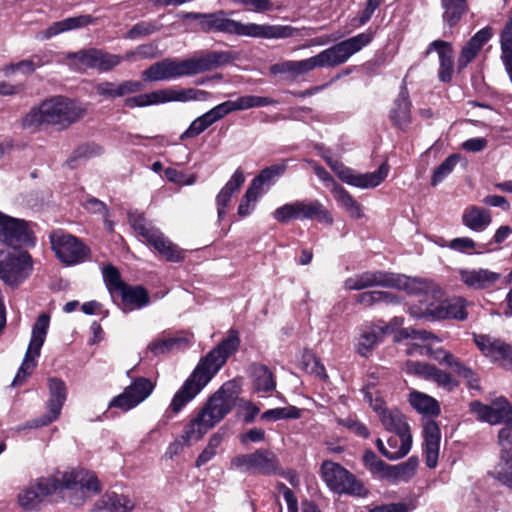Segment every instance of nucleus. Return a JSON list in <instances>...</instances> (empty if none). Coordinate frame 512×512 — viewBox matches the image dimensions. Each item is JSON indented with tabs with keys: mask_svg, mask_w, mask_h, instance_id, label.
Returning <instances> with one entry per match:
<instances>
[{
	"mask_svg": "<svg viewBox=\"0 0 512 512\" xmlns=\"http://www.w3.org/2000/svg\"><path fill=\"white\" fill-rule=\"evenodd\" d=\"M417 467L418 459L414 456L397 465L387 464L382 479L393 484L398 482H408L416 474Z\"/></svg>",
	"mask_w": 512,
	"mask_h": 512,
	"instance_id": "obj_37",
	"label": "nucleus"
},
{
	"mask_svg": "<svg viewBox=\"0 0 512 512\" xmlns=\"http://www.w3.org/2000/svg\"><path fill=\"white\" fill-rule=\"evenodd\" d=\"M121 62V56L97 49L95 69L99 72H109Z\"/></svg>",
	"mask_w": 512,
	"mask_h": 512,
	"instance_id": "obj_56",
	"label": "nucleus"
},
{
	"mask_svg": "<svg viewBox=\"0 0 512 512\" xmlns=\"http://www.w3.org/2000/svg\"><path fill=\"white\" fill-rule=\"evenodd\" d=\"M211 428L208 422L198 413V415L185 426L182 436L184 444L189 445L191 442L199 441Z\"/></svg>",
	"mask_w": 512,
	"mask_h": 512,
	"instance_id": "obj_46",
	"label": "nucleus"
},
{
	"mask_svg": "<svg viewBox=\"0 0 512 512\" xmlns=\"http://www.w3.org/2000/svg\"><path fill=\"white\" fill-rule=\"evenodd\" d=\"M101 153V147L97 145H82L78 147L74 153L67 159L66 164L69 168L74 169L77 167L76 162L79 158L88 157Z\"/></svg>",
	"mask_w": 512,
	"mask_h": 512,
	"instance_id": "obj_63",
	"label": "nucleus"
},
{
	"mask_svg": "<svg viewBox=\"0 0 512 512\" xmlns=\"http://www.w3.org/2000/svg\"><path fill=\"white\" fill-rule=\"evenodd\" d=\"M154 387L155 385L150 379L137 377L121 394L112 398L108 407L127 412L146 400L153 392Z\"/></svg>",
	"mask_w": 512,
	"mask_h": 512,
	"instance_id": "obj_19",
	"label": "nucleus"
},
{
	"mask_svg": "<svg viewBox=\"0 0 512 512\" xmlns=\"http://www.w3.org/2000/svg\"><path fill=\"white\" fill-rule=\"evenodd\" d=\"M337 422L359 437L367 439L370 436V431L367 426L355 417L349 416L347 418H340Z\"/></svg>",
	"mask_w": 512,
	"mask_h": 512,
	"instance_id": "obj_61",
	"label": "nucleus"
},
{
	"mask_svg": "<svg viewBox=\"0 0 512 512\" xmlns=\"http://www.w3.org/2000/svg\"><path fill=\"white\" fill-rule=\"evenodd\" d=\"M389 288L405 290L409 294L425 295L430 294L433 298L441 294V290L430 280L411 278L403 274L391 272Z\"/></svg>",
	"mask_w": 512,
	"mask_h": 512,
	"instance_id": "obj_24",
	"label": "nucleus"
},
{
	"mask_svg": "<svg viewBox=\"0 0 512 512\" xmlns=\"http://www.w3.org/2000/svg\"><path fill=\"white\" fill-rule=\"evenodd\" d=\"M103 279L111 297L117 302V293L126 285L116 267L108 264L102 269Z\"/></svg>",
	"mask_w": 512,
	"mask_h": 512,
	"instance_id": "obj_48",
	"label": "nucleus"
},
{
	"mask_svg": "<svg viewBox=\"0 0 512 512\" xmlns=\"http://www.w3.org/2000/svg\"><path fill=\"white\" fill-rule=\"evenodd\" d=\"M211 93L196 88H165L138 96L128 97L124 104L129 108L145 107L167 102L206 101Z\"/></svg>",
	"mask_w": 512,
	"mask_h": 512,
	"instance_id": "obj_8",
	"label": "nucleus"
},
{
	"mask_svg": "<svg viewBox=\"0 0 512 512\" xmlns=\"http://www.w3.org/2000/svg\"><path fill=\"white\" fill-rule=\"evenodd\" d=\"M85 113L86 110L75 101L64 96H54L31 109L24 117L23 125L36 127L48 124L65 129L79 121Z\"/></svg>",
	"mask_w": 512,
	"mask_h": 512,
	"instance_id": "obj_6",
	"label": "nucleus"
},
{
	"mask_svg": "<svg viewBox=\"0 0 512 512\" xmlns=\"http://www.w3.org/2000/svg\"><path fill=\"white\" fill-rule=\"evenodd\" d=\"M474 342L484 356L512 371V346L488 335H474Z\"/></svg>",
	"mask_w": 512,
	"mask_h": 512,
	"instance_id": "obj_22",
	"label": "nucleus"
},
{
	"mask_svg": "<svg viewBox=\"0 0 512 512\" xmlns=\"http://www.w3.org/2000/svg\"><path fill=\"white\" fill-rule=\"evenodd\" d=\"M331 192L340 207H342L351 218L360 219L363 217V210L360 203L344 189L340 184L334 183Z\"/></svg>",
	"mask_w": 512,
	"mask_h": 512,
	"instance_id": "obj_39",
	"label": "nucleus"
},
{
	"mask_svg": "<svg viewBox=\"0 0 512 512\" xmlns=\"http://www.w3.org/2000/svg\"><path fill=\"white\" fill-rule=\"evenodd\" d=\"M492 30L485 27L479 30L462 48L457 65L458 70L462 71L476 57L483 45L491 38Z\"/></svg>",
	"mask_w": 512,
	"mask_h": 512,
	"instance_id": "obj_32",
	"label": "nucleus"
},
{
	"mask_svg": "<svg viewBox=\"0 0 512 512\" xmlns=\"http://www.w3.org/2000/svg\"><path fill=\"white\" fill-rule=\"evenodd\" d=\"M254 388L257 392H270L276 387V381L271 370L263 364L252 365Z\"/></svg>",
	"mask_w": 512,
	"mask_h": 512,
	"instance_id": "obj_45",
	"label": "nucleus"
},
{
	"mask_svg": "<svg viewBox=\"0 0 512 512\" xmlns=\"http://www.w3.org/2000/svg\"><path fill=\"white\" fill-rule=\"evenodd\" d=\"M424 454L428 468L437 466L441 432L438 424L434 420H427L423 425Z\"/></svg>",
	"mask_w": 512,
	"mask_h": 512,
	"instance_id": "obj_29",
	"label": "nucleus"
},
{
	"mask_svg": "<svg viewBox=\"0 0 512 512\" xmlns=\"http://www.w3.org/2000/svg\"><path fill=\"white\" fill-rule=\"evenodd\" d=\"M301 417V410L295 406L279 407L266 410L261 414V419L266 421H277L282 419H298Z\"/></svg>",
	"mask_w": 512,
	"mask_h": 512,
	"instance_id": "obj_53",
	"label": "nucleus"
},
{
	"mask_svg": "<svg viewBox=\"0 0 512 512\" xmlns=\"http://www.w3.org/2000/svg\"><path fill=\"white\" fill-rule=\"evenodd\" d=\"M205 33L220 32L238 36L263 39H284L294 36L296 29L289 25L241 23L227 18L222 10L206 13L204 21L198 23Z\"/></svg>",
	"mask_w": 512,
	"mask_h": 512,
	"instance_id": "obj_5",
	"label": "nucleus"
},
{
	"mask_svg": "<svg viewBox=\"0 0 512 512\" xmlns=\"http://www.w3.org/2000/svg\"><path fill=\"white\" fill-rule=\"evenodd\" d=\"M402 339H410L413 341L407 348L408 355L428 356L438 361L439 364L446 366V356L453 355L440 347L434 349L431 344L433 342H439L440 339L436 335L423 329H415L413 327L403 328L398 332L397 341Z\"/></svg>",
	"mask_w": 512,
	"mask_h": 512,
	"instance_id": "obj_12",
	"label": "nucleus"
},
{
	"mask_svg": "<svg viewBox=\"0 0 512 512\" xmlns=\"http://www.w3.org/2000/svg\"><path fill=\"white\" fill-rule=\"evenodd\" d=\"M491 222L490 211L474 205L467 207L462 214L463 225L475 232L484 231Z\"/></svg>",
	"mask_w": 512,
	"mask_h": 512,
	"instance_id": "obj_38",
	"label": "nucleus"
},
{
	"mask_svg": "<svg viewBox=\"0 0 512 512\" xmlns=\"http://www.w3.org/2000/svg\"><path fill=\"white\" fill-rule=\"evenodd\" d=\"M49 240L56 257L67 266L77 265L90 259V248L64 230L52 231Z\"/></svg>",
	"mask_w": 512,
	"mask_h": 512,
	"instance_id": "obj_11",
	"label": "nucleus"
},
{
	"mask_svg": "<svg viewBox=\"0 0 512 512\" xmlns=\"http://www.w3.org/2000/svg\"><path fill=\"white\" fill-rule=\"evenodd\" d=\"M428 381L436 383L447 392H452L459 386V381H457L450 373L443 371L436 366H433L429 374Z\"/></svg>",
	"mask_w": 512,
	"mask_h": 512,
	"instance_id": "obj_54",
	"label": "nucleus"
},
{
	"mask_svg": "<svg viewBox=\"0 0 512 512\" xmlns=\"http://www.w3.org/2000/svg\"><path fill=\"white\" fill-rule=\"evenodd\" d=\"M379 420L387 431L393 434H402L406 439V444L412 446L410 426L406 417L398 409L388 408L385 412H382Z\"/></svg>",
	"mask_w": 512,
	"mask_h": 512,
	"instance_id": "obj_31",
	"label": "nucleus"
},
{
	"mask_svg": "<svg viewBox=\"0 0 512 512\" xmlns=\"http://www.w3.org/2000/svg\"><path fill=\"white\" fill-rule=\"evenodd\" d=\"M234 101L236 111L248 110L251 108L266 107L270 105H277L279 102L270 97L244 95L238 97Z\"/></svg>",
	"mask_w": 512,
	"mask_h": 512,
	"instance_id": "obj_49",
	"label": "nucleus"
},
{
	"mask_svg": "<svg viewBox=\"0 0 512 512\" xmlns=\"http://www.w3.org/2000/svg\"><path fill=\"white\" fill-rule=\"evenodd\" d=\"M376 31H366L345 39L304 60H285L270 66L273 75L286 74L292 79L303 76L316 68H333L347 62L351 56L367 47L375 38Z\"/></svg>",
	"mask_w": 512,
	"mask_h": 512,
	"instance_id": "obj_2",
	"label": "nucleus"
},
{
	"mask_svg": "<svg viewBox=\"0 0 512 512\" xmlns=\"http://www.w3.org/2000/svg\"><path fill=\"white\" fill-rule=\"evenodd\" d=\"M187 340L185 338L173 337V338H165L153 341L149 344L148 349L155 355L165 354L174 348H180L187 345Z\"/></svg>",
	"mask_w": 512,
	"mask_h": 512,
	"instance_id": "obj_52",
	"label": "nucleus"
},
{
	"mask_svg": "<svg viewBox=\"0 0 512 512\" xmlns=\"http://www.w3.org/2000/svg\"><path fill=\"white\" fill-rule=\"evenodd\" d=\"M231 467L246 472L271 474L278 469L277 456L270 450L258 449L250 454H240L231 460Z\"/></svg>",
	"mask_w": 512,
	"mask_h": 512,
	"instance_id": "obj_20",
	"label": "nucleus"
},
{
	"mask_svg": "<svg viewBox=\"0 0 512 512\" xmlns=\"http://www.w3.org/2000/svg\"><path fill=\"white\" fill-rule=\"evenodd\" d=\"M411 102L409 100V92L405 82L400 87L399 95L394 101V106L390 113V118L394 125L400 129H404L411 121L410 115Z\"/></svg>",
	"mask_w": 512,
	"mask_h": 512,
	"instance_id": "obj_36",
	"label": "nucleus"
},
{
	"mask_svg": "<svg viewBox=\"0 0 512 512\" xmlns=\"http://www.w3.org/2000/svg\"><path fill=\"white\" fill-rule=\"evenodd\" d=\"M433 366L434 365L428 363L409 360L405 362L403 370L405 371V373L409 375L418 376L425 380H428L429 374Z\"/></svg>",
	"mask_w": 512,
	"mask_h": 512,
	"instance_id": "obj_62",
	"label": "nucleus"
},
{
	"mask_svg": "<svg viewBox=\"0 0 512 512\" xmlns=\"http://www.w3.org/2000/svg\"><path fill=\"white\" fill-rule=\"evenodd\" d=\"M240 346L239 333L231 328L228 335L205 357L201 358L191 375L174 394L169 406L173 414H178L212 380L217 372Z\"/></svg>",
	"mask_w": 512,
	"mask_h": 512,
	"instance_id": "obj_1",
	"label": "nucleus"
},
{
	"mask_svg": "<svg viewBox=\"0 0 512 512\" xmlns=\"http://www.w3.org/2000/svg\"><path fill=\"white\" fill-rule=\"evenodd\" d=\"M49 324L50 316L48 314L43 313L39 315L33 325L30 343L24 359L11 383V386L16 387L22 385L37 366V358L40 356L41 348L45 342Z\"/></svg>",
	"mask_w": 512,
	"mask_h": 512,
	"instance_id": "obj_10",
	"label": "nucleus"
},
{
	"mask_svg": "<svg viewBox=\"0 0 512 512\" xmlns=\"http://www.w3.org/2000/svg\"><path fill=\"white\" fill-rule=\"evenodd\" d=\"M134 501L127 495L107 491L96 503L97 512H131Z\"/></svg>",
	"mask_w": 512,
	"mask_h": 512,
	"instance_id": "obj_35",
	"label": "nucleus"
},
{
	"mask_svg": "<svg viewBox=\"0 0 512 512\" xmlns=\"http://www.w3.org/2000/svg\"><path fill=\"white\" fill-rule=\"evenodd\" d=\"M273 217L281 223L299 219L316 220L326 225L333 224L331 213L319 200H297L284 204L273 212Z\"/></svg>",
	"mask_w": 512,
	"mask_h": 512,
	"instance_id": "obj_9",
	"label": "nucleus"
},
{
	"mask_svg": "<svg viewBox=\"0 0 512 512\" xmlns=\"http://www.w3.org/2000/svg\"><path fill=\"white\" fill-rule=\"evenodd\" d=\"M385 329L380 326H367L364 328L357 345V352L361 356H368L371 351L377 346L383 339Z\"/></svg>",
	"mask_w": 512,
	"mask_h": 512,
	"instance_id": "obj_40",
	"label": "nucleus"
},
{
	"mask_svg": "<svg viewBox=\"0 0 512 512\" xmlns=\"http://www.w3.org/2000/svg\"><path fill=\"white\" fill-rule=\"evenodd\" d=\"M77 487L94 493H98L101 490L100 482L95 473L84 469H77L64 473L62 480L52 477L39 479L35 485L28 487L19 494L18 501L25 510H34L40 506L45 497L55 493L57 490L61 488L75 489Z\"/></svg>",
	"mask_w": 512,
	"mask_h": 512,
	"instance_id": "obj_4",
	"label": "nucleus"
},
{
	"mask_svg": "<svg viewBox=\"0 0 512 512\" xmlns=\"http://www.w3.org/2000/svg\"><path fill=\"white\" fill-rule=\"evenodd\" d=\"M356 302L370 307L378 303H394L397 302V297L389 292L384 291H368L360 293L356 296Z\"/></svg>",
	"mask_w": 512,
	"mask_h": 512,
	"instance_id": "obj_50",
	"label": "nucleus"
},
{
	"mask_svg": "<svg viewBox=\"0 0 512 512\" xmlns=\"http://www.w3.org/2000/svg\"><path fill=\"white\" fill-rule=\"evenodd\" d=\"M409 403L417 412L424 415L438 416L441 411L435 398L416 390L409 393Z\"/></svg>",
	"mask_w": 512,
	"mask_h": 512,
	"instance_id": "obj_42",
	"label": "nucleus"
},
{
	"mask_svg": "<svg viewBox=\"0 0 512 512\" xmlns=\"http://www.w3.org/2000/svg\"><path fill=\"white\" fill-rule=\"evenodd\" d=\"M391 272L386 271H365L353 277H349L344 282L347 290H362L374 286L389 288Z\"/></svg>",
	"mask_w": 512,
	"mask_h": 512,
	"instance_id": "obj_28",
	"label": "nucleus"
},
{
	"mask_svg": "<svg viewBox=\"0 0 512 512\" xmlns=\"http://www.w3.org/2000/svg\"><path fill=\"white\" fill-rule=\"evenodd\" d=\"M245 181L244 173L241 168H237L230 180L220 190L216 196L218 219L222 220L226 214V207L231 201L233 194L241 188Z\"/></svg>",
	"mask_w": 512,
	"mask_h": 512,
	"instance_id": "obj_34",
	"label": "nucleus"
},
{
	"mask_svg": "<svg viewBox=\"0 0 512 512\" xmlns=\"http://www.w3.org/2000/svg\"><path fill=\"white\" fill-rule=\"evenodd\" d=\"M388 174V166L383 163L376 171L366 174H358L356 187L373 188L378 186Z\"/></svg>",
	"mask_w": 512,
	"mask_h": 512,
	"instance_id": "obj_51",
	"label": "nucleus"
},
{
	"mask_svg": "<svg viewBox=\"0 0 512 512\" xmlns=\"http://www.w3.org/2000/svg\"><path fill=\"white\" fill-rule=\"evenodd\" d=\"M17 71L21 72L23 75L28 76L33 74L35 69L29 58L21 60L17 63H11L3 68L5 76H11Z\"/></svg>",
	"mask_w": 512,
	"mask_h": 512,
	"instance_id": "obj_64",
	"label": "nucleus"
},
{
	"mask_svg": "<svg viewBox=\"0 0 512 512\" xmlns=\"http://www.w3.org/2000/svg\"><path fill=\"white\" fill-rule=\"evenodd\" d=\"M442 20L450 28L456 26L468 11L467 0H441Z\"/></svg>",
	"mask_w": 512,
	"mask_h": 512,
	"instance_id": "obj_41",
	"label": "nucleus"
},
{
	"mask_svg": "<svg viewBox=\"0 0 512 512\" xmlns=\"http://www.w3.org/2000/svg\"><path fill=\"white\" fill-rule=\"evenodd\" d=\"M363 463L365 467L377 477H383L387 463L383 460L379 459L377 455L372 450H366L363 455Z\"/></svg>",
	"mask_w": 512,
	"mask_h": 512,
	"instance_id": "obj_59",
	"label": "nucleus"
},
{
	"mask_svg": "<svg viewBox=\"0 0 512 512\" xmlns=\"http://www.w3.org/2000/svg\"><path fill=\"white\" fill-rule=\"evenodd\" d=\"M469 406L470 411L477 416L478 420L491 425L503 423L512 415V405L504 397L496 398L490 405L476 400L472 401Z\"/></svg>",
	"mask_w": 512,
	"mask_h": 512,
	"instance_id": "obj_23",
	"label": "nucleus"
},
{
	"mask_svg": "<svg viewBox=\"0 0 512 512\" xmlns=\"http://www.w3.org/2000/svg\"><path fill=\"white\" fill-rule=\"evenodd\" d=\"M498 432L500 462L495 466L493 476L512 489V414L503 422Z\"/></svg>",
	"mask_w": 512,
	"mask_h": 512,
	"instance_id": "obj_18",
	"label": "nucleus"
},
{
	"mask_svg": "<svg viewBox=\"0 0 512 512\" xmlns=\"http://www.w3.org/2000/svg\"><path fill=\"white\" fill-rule=\"evenodd\" d=\"M236 394V384L233 381L224 383L208 399L199 414L213 428L232 410Z\"/></svg>",
	"mask_w": 512,
	"mask_h": 512,
	"instance_id": "obj_15",
	"label": "nucleus"
},
{
	"mask_svg": "<svg viewBox=\"0 0 512 512\" xmlns=\"http://www.w3.org/2000/svg\"><path fill=\"white\" fill-rule=\"evenodd\" d=\"M287 169V164L282 162L264 168L260 173L251 181L250 186L261 193L264 185H270L274 182L276 177L281 176Z\"/></svg>",
	"mask_w": 512,
	"mask_h": 512,
	"instance_id": "obj_47",
	"label": "nucleus"
},
{
	"mask_svg": "<svg viewBox=\"0 0 512 512\" xmlns=\"http://www.w3.org/2000/svg\"><path fill=\"white\" fill-rule=\"evenodd\" d=\"M410 313L414 317H427L431 319H457L465 320L467 318L466 300L461 297L451 298L442 301L438 305L433 303L426 304L420 312L415 307L410 308Z\"/></svg>",
	"mask_w": 512,
	"mask_h": 512,
	"instance_id": "obj_21",
	"label": "nucleus"
},
{
	"mask_svg": "<svg viewBox=\"0 0 512 512\" xmlns=\"http://www.w3.org/2000/svg\"><path fill=\"white\" fill-rule=\"evenodd\" d=\"M118 298H120L119 305L124 311L143 308L150 302L149 294L144 287L127 284L117 293Z\"/></svg>",
	"mask_w": 512,
	"mask_h": 512,
	"instance_id": "obj_33",
	"label": "nucleus"
},
{
	"mask_svg": "<svg viewBox=\"0 0 512 512\" xmlns=\"http://www.w3.org/2000/svg\"><path fill=\"white\" fill-rule=\"evenodd\" d=\"M445 360L447 361V366L451 368L456 375L466 380V384L470 389L480 390V378L475 371L462 363L454 355H447Z\"/></svg>",
	"mask_w": 512,
	"mask_h": 512,
	"instance_id": "obj_43",
	"label": "nucleus"
},
{
	"mask_svg": "<svg viewBox=\"0 0 512 512\" xmlns=\"http://www.w3.org/2000/svg\"><path fill=\"white\" fill-rule=\"evenodd\" d=\"M222 442V437L219 434H214L210 437L207 446L197 457L195 466L201 467L205 465L207 462L212 460L217 453V449Z\"/></svg>",
	"mask_w": 512,
	"mask_h": 512,
	"instance_id": "obj_58",
	"label": "nucleus"
},
{
	"mask_svg": "<svg viewBox=\"0 0 512 512\" xmlns=\"http://www.w3.org/2000/svg\"><path fill=\"white\" fill-rule=\"evenodd\" d=\"M97 48L81 49L77 52L67 53L65 60L75 70L95 69Z\"/></svg>",
	"mask_w": 512,
	"mask_h": 512,
	"instance_id": "obj_44",
	"label": "nucleus"
},
{
	"mask_svg": "<svg viewBox=\"0 0 512 512\" xmlns=\"http://www.w3.org/2000/svg\"><path fill=\"white\" fill-rule=\"evenodd\" d=\"M49 399L46 402L48 412L43 416L26 423L24 428L33 429L47 426L57 420L67 399L65 382L57 377L48 378Z\"/></svg>",
	"mask_w": 512,
	"mask_h": 512,
	"instance_id": "obj_17",
	"label": "nucleus"
},
{
	"mask_svg": "<svg viewBox=\"0 0 512 512\" xmlns=\"http://www.w3.org/2000/svg\"><path fill=\"white\" fill-rule=\"evenodd\" d=\"M260 194L261 193L255 190L253 187H248L238 207L239 216L246 217L251 214L255 208V204Z\"/></svg>",
	"mask_w": 512,
	"mask_h": 512,
	"instance_id": "obj_60",
	"label": "nucleus"
},
{
	"mask_svg": "<svg viewBox=\"0 0 512 512\" xmlns=\"http://www.w3.org/2000/svg\"><path fill=\"white\" fill-rule=\"evenodd\" d=\"M459 154L448 156L433 172L431 185L436 186L442 182L455 168L460 160Z\"/></svg>",
	"mask_w": 512,
	"mask_h": 512,
	"instance_id": "obj_55",
	"label": "nucleus"
},
{
	"mask_svg": "<svg viewBox=\"0 0 512 512\" xmlns=\"http://www.w3.org/2000/svg\"><path fill=\"white\" fill-rule=\"evenodd\" d=\"M33 264L27 251L5 254L0 250V279L10 287H18L32 274Z\"/></svg>",
	"mask_w": 512,
	"mask_h": 512,
	"instance_id": "obj_13",
	"label": "nucleus"
},
{
	"mask_svg": "<svg viewBox=\"0 0 512 512\" xmlns=\"http://www.w3.org/2000/svg\"><path fill=\"white\" fill-rule=\"evenodd\" d=\"M0 242L13 249L32 248L36 236L30 222L0 212Z\"/></svg>",
	"mask_w": 512,
	"mask_h": 512,
	"instance_id": "obj_14",
	"label": "nucleus"
},
{
	"mask_svg": "<svg viewBox=\"0 0 512 512\" xmlns=\"http://www.w3.org/2000/svg\"><path fill=\"white\" fill-rule=\"evenodd\" d=\"M95 19L91 15H79L76 17H68L61 21L52 23L45 30L36 34V39L40 41L48 40L61 33L85 27L94 23Z\"/></svg>",
	"mask_w": 512,
	"mask_h": 512,
	"instance_id": "obj_30",
	"label": "nucleus"
},
{
	"mask_svg": "<svg viewBox=\"0 0 512 512\" xmlns=\"http://www.w3.org/2000/svg\"><path fill=\"white\" fill-rule=\"evenodd\" d=\"M432 51H436L439 57V80L443 83L450 82L454 71V50L451 43L443 40H434L429 44L426 55Z\"/></svg>",
	"mask_w": 512,
	"mask_h": 512,
	"instance_id": "obj_26",
	"label": "nucleus"
},
{
	"mask_svg": "<svg viewBox=\"0 0 512 512\" xmlns=\"http://www.w3.org/2000/svg\"><path fill=\"white\" fill-rule=\"evenodd\" d=\"M140 81L124 80L121 82L102 81L94 85L95 93L103 100L113 101L116 98L125 97L143 90Z\"/></svg>",
	"mask_w": 512,
	"mask_h": 512,
	"instance_id": "obj_25",
	"label": "nucleus"
},
{
	"mask_svg": "<svg viewBox=\"0 0 512 512\" xmlns=\"http://www.w3.org/2000/svg\"><path fill=\"white\" fill-rule=\"evenodd\" d=\"M161 28L155 21H141L136 23L125 34L126 39H137L155 33Z\"/></svg>",
	"mask_w": 512,
	"mask_h": 512,
	"instance_id": "obj_57",
	"label": "nucleus"
},
{
	"mask_svg": "<svg viewBox=\"0 0 512 512\" xmlns=\"http://www.w3.org/2000/svg\"><path fill=\"white\" fill-rule=\"evenodd\" d=\"M321 476L328 488L339 495L364 498L369 490L354 474L338 463L325 460L321 465Z\"/></svg>",
	"mask_w": 512,
	"mask_h": 512,
	"instance_id": "obj_7",
	"label": "nucleus"
},
{
	"mask_svg": "<svg viewBox=\"0 0 512 512\" xmlns=\"http://www.w3.org/2000/svg\"><path fill=\"white\" fill-rule=\"evenodd\" d=\"M136 232L141 235L159 254L170 262L183 260L184 254L177 245L173 244L164 234L154 227H149L142 216L130 219Z\"/></svg>",
	"mask_w": 512,
	"mask_h": 512,
	"instance_id": "obj_16",
	"label": "nucleus"
},
{
	"mask_svg": "<svg viewBox=\"0 0 512 512\" xmlns=\"http://www.w3.org/2000/svg\"><path fill=\"white\" fill-rule=\"evenodd\" d=\"M501 274L484 268L460 269L459 279L468 288L484 290L492 288Z\"/></svg>",
	"mask_w": 512,
	"mask_h": 512,
	"instance_id": "obj_27",
	"label": "nucleus"
},
{
	"mask_svg": "<svg viewBox=\"0 0 512 512\" xmlns=\"http://www.w3.org/2000/svg\"><path fill=\"white\" fill-rule=\"evenodd\" d=\"M235 58L231 51H210L186 59L165 58L149 66L142 77L150 82L174 80L227 65Z\"/></svg>",
	"mask_w": 512,
	"mask_h": 512,
	"instance_id": "obj_3",
	"label": "nucleus"
}]
</instances>
